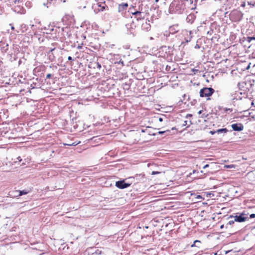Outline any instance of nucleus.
<instances>
[{
  "label": "nucleus",
  "mask_w": 255,
  "mask_h": 255,
  "mask_svg": "<svg viewBox=\"0 0 255 255\" xmlns=\"http://www.w3.org/2000/svg\"><path fill=\"white\" fill-rule=\"evenodd\" d=\"M228 131V130L227 128H221V129H217V130H216V133H226Z\"/></svg>",
  "instance_id": "6e6552de"
},
{
  "label": "nucleus",
  "mask_w": 255,
  "mask_h": 255,
  "mask_svg": "<svg viewBox=\"0 0 255 255\" xmlns=\"http://www.w3.org/2000/svg\"><path fill=\"white\" fill-rule=\"evenodd\" d=\"M174 27L173 26L170 27L169 28V32L171 33H174Z\"/></svg>",
  "instance_id": "2eb2a0df"
},
{
  "label": "nucleus",
  "mask_w": 255,
  "mask_h": 255,
  "mask_svg": "<svg viewBox=\"0 0 255 255\" xmlns=\"http://www.w3.org/2000/svg\"><path fill=\"white\" fill-rule=\"evenodd\" d=\"M78 143H75V142H73V143H64V145H68V146H72V145H77Z\"/></svg>",
  "instance_id": "4468645a"
},
{
  "label": "nucleus",
  "mask_w": 255,
  "mask_h": 255,
  "mask_svg": "<svg viewBox=\"0 0 255 255\" xmlns=\"http://www.w3.org/2000/svg\"><path fill=\"white\" fill-rule=\"evenodd\" d=\"M158 133L160 134H165V135H168L170 134V130L160 131L158 132Z\"/></svg>",
  "instance_id": "1a4fd4ad"
},
{
  "label": "nucleus",
  "mask_w": 255,
  "mask_h": 255,
  "mask_svg": "<svg viewBox=\"0 0 255 255\" xmlns=\"http://www.w3.org/2000/svg\"><path fill=\"white\" fill-rule=\"evenodd\" d=\"M250 65H249V66H248L247 67V69H249L250 68Z\"/></svg>",
  "instance_id": "473e14b6"
},
{
  "label": "nucleus",
  "mask_w": 255,
  "mask_h": 255,
  "mask_svg": "<svg viewBox=\"0 0 255 255\" xmlns=\"http://www.w3.org/2000/svg\"><path fill=\"white\" fill-rule=\"evenodd\" d=\"M114 56H119V55H115V54H114Z\"/></svg>",
  "instance_id": "c9c22d12"
},
{
  "label": "nucleus",
  "mask_w": 255,
  "mask_h": 255,
  "mask_svg": "<svg viewBox=\"0 0 255 255\" xmlns=\"http://www.w3.org/2000/svg\"><path fill=\"white\" fill-rule=\"evenodd\" d=\"M224 167L226 168H235V165H234L233 164L225 165L224 166Z\"/></svg>",
  "instance_id": "f8f14e48"
},
{
  "label": "nucleus",
  "mask_w": 255,
  "mask_h": 255,
  "mask_svg": "<svg viewBox=\"0 0 255 255\" xmlns=\"http://www.w3.org/2000/svg\"><path fill=\"white\" fill-rule=\"evenodd\" d=\"M51 76H52V75L51 74H48L46 75V78L47 79H49V78H50L51 77Z\"/></svg>",
  "instance_id": "4be33fe9"
},
{
  "label": "nucleus",
  "mask_w": 255,
  "mask_h": 255,
  "mask_svg": "<svg viewBox=\"0 0 255 255\" xmlns=\"http://www.w3.org/2000/svg\"><path fill=\"white\" fill-rule=\"evenodd\" d=\"M159 173H160V172H158V171H152L151 174L154 175V174H159Z\"/></svg>",
  "instance_id": "b1692460"
},
{
  "label": "nucleus",
  "mask_w": 255,
  "mask_h": 255,
  "mask_svg": "<svg viewBox=\"0 0 255 255\" xmlns=\"http://www.w3.org/2000/svg\"><path fill=\"white\" fill-rule=\"evenodd\" d=\"M248 4L250 5L255 7V0H249L248 1Z\"/></svg>",
  "instance_id": "9d476101"
},
{
  "label": "nucleus",
  "mask_w": 255,
  "mask_h": 255,
  "mask_svg": "<svg viewBox=\"0 0 255 255\" xmlns=\"http://www.w3.org/2000/svg\"><path fill=\"white\" fill-rule=\"evenodd\" d=\"M131 11H132V12H134L135 10H133V8H132V9H130V11L131 12Z\"/></svg>",
  "instance_id": "c756f323"
},
{
  "label": "nucleus",
  "mask_w": 255,
  "mask_h": 255,
  "mask_svg": "<svg viewBox=\"0 0 255 255\" xmlns=\"http://www.w3.org/2000/svg\"><path fill=\"white\" fill-rule=\"evenodd\" d=\"M131 13L132 14L131 18L132 19V24L133 25L131 26L136 27V25L134 24V21L138 22V21L143 19V17L142 16V13L139 11H135L134 12L131 11Z\"/></svg>",
  "instance_id": "f03ea898"
},
{
  "label": "nucleus",
  "mask_w": 255,
  "mask_h": 255,
  "mask_svg": "<svg viewBox=\"0 0 255 255\" xmlns=\"http://www.w3.org/2000/svg\"><path fill=\"white\" fill-rule=\"evenodd\" d=\"M25 5L26 6L30 7L31 6V2L29 1H27L25 3Z\"/></svg>",
  "instance_id": "f3484780"
},
{
  "label": "nucleus",
  "mask_w": 255,
  "mask_h": 255,
  "mask_svg": "<svg viewBox=\"0 0 255 255\" xmlns=\"http://www.w3.org/2000/svg\"><path fill=\"white\" fill-rule=\"evenodd\" d=\"M68 59L69 60H73V59H72V58L71 56H69V57H68Z\"/></svg>",
  "instance_id": "cd10ccee"
},
{
  "label": "nucleus",
  "mask_w": 255,
  "mask_h": 255,
  "mask_svg": "<svg viewBox=\"0 0 255 255\" xmlns=\"http://www.w3.org/2000/svg\"><path fill=\"white\" fill-rule=\"evenodd\" d=\"M102 254V251L99 250V249H97L94 253H93V254H96V255H101Z\"/></svg>",
  "instance_id": "ddd939ff"
},
{
  "label": "nucleus",
  "mask_w": 255,
  "mask_h": 255,
  "mask_svg": "<svg viewBox=\"0 0 255 255\" xmlns=\"http://www.w3.org/2000/svg\"><path fill=\"white\" fill-rule=\"evenodd\" d=\"M128 6V4L126 3H122L119 5V11H122L126 9Z\"/></svg>",
  "instance_id": "0eeeda50"
},
{
  "label": "nucleus",
  "mask_w": 255,
  "mask_h": 255,
  "mask_svg": "<svg viewBox=\"0 0 255 255\" xmlns=\"http://www.w3.org/2000/svg\"><path fill=\"white\" fill-rule=\"evenodd\" d=\"M252 39L255 40V37H248V38H247V40L249 42H250Z\"/></svg>",
  "instance_id": "dca6fc26"
},
{
  "label": "nucleus",
  "mask_w": 255,
  "mask_h": 255,
  "mask_svg": "<svg viewBox=\"0 0 255 255\" xmlns=\"http://www.w3.org/2000/svg\"><path fill=\"white\" fill-rule=\"evenodd\" d=\"M236 221H234V220H230L229 222H228V224L230 225H233V224H234V223Z\"/></svg>",
  "instance_id": "a211bd4d"
},
{
  "label": "nucleus",
  "mask_w": 255,
  "mask_h": 255,
  "mask_svg": "<svg viewBox=\"0 0 255 255\" xmlns=\"http://www.w3.org/2000/svg\"><path fill=\"white\" fill-rule=\"evenodd\" d=\"M214 91L212 88H204L200 90V96L201 97H209L213 94Z\"/></svg>",
  "instance_id": "7ed1b4c3"
},
{
  "label": "nucleus",
  "mask_w": 255,
  "mask_h": 255,
  "mask_svg": "<svg viewBox=\"0 0 255 255\" xmlns=\"http://www.w3.org/2000/svg\"><path fill=\"white\" fill-rule=\"evenodd\" d=\"M209 167V164H206V165H205L203 166V168H204V169H205V168H207V167Z\"/></svg>",
  "instance_id": "a878e982"
},
{
  "label": "nucleus",
  "mask_w": 255,
  "mask_h": 255,
  "mask_svg": "<svg viewBox=\"0 0 255 255\" xmlns=\"http://www.w3.org/2000/svg\"><path fill=\"white\" fill-rule=\"evenodd\" d=\"M229 218H233L234 219V221L239 223L244 222L249 219L248 214H246L245 212H243L239 215L237 214L235 216L230 215Z\"/></svg>",
  "instance_id": "f257e3e1"
},
{
  "label": "nucleus",
  "mask_w": 255,
  "mask_h": 255,
  "mask_svg": "<svg viewBox=\"0 0 255 255\" xmlns=\"http://www.w3.org/2000/svg\"><path fill=\"white\" fill-rule=\"evenodd\" d=\"M155 1H156V2L158 1V0H155Z\"/></svg>",
  "instance_id": "4c0bfd02"
},
{
  "label": "nucleus",
  "mask_w": 255,
  "mask_h": 255,
  "mask_svg": "<svg viewBox=\"0 0 255 255\" xmlns=\"http://www.w3.org/2000/svg\"><path fill=\"white\" fill-rule=\"evenodd\" d=\"M21 26H24V28H25V26H26V25H24V24H23V25H21Z\"/></svg>",
  "instance_id": "72a5a7b5"
},
{
  "label": "nucleus",
  "mask_w": 255,
  "mask_h": 255,
  "mask_svg": "<svg viewBox=\"0 0 255 255\" xmlns=\"http://www.w3.org/2000/svg\"><path fill=\"white\" fill-rule=\"evenodd\" d=\"M170 69V66H167L166 67V70H168L169 71Z\"/></svg>",
  "instance_id": "bb28decb"
},
{
  "label": "nucleus",
  "mask_w": 255,
  "mask_h": 255,
  "mask_svg": "<svg viewBox=\"0 0 255 255\" xmlns=\"http://www.w3.org/2000/svg\"><path fill=\"white\" fill-rule=\"evenodd\" d=\"M197 243H200V241H198V240H196V241L194 242V244H193V245H192L191 246V247H194V246H197V245H196V244Z\"/></svg>",
  "instance_id": "6ab92c4d"
},
{
  "label": "nucleus",
  "mask_w": 255,
  "mask_h": 255,
  "mask_svg": "<svg viewBox=\"0 0 255 255\" xmlns=\"http://www.w3.org/2000/svg\"><path fill=\"white\" fill-rule=\"evenodd\" d=\"M115 63H121L122 64L123 66L124 65V62L122 60V59H120V61L119 62L118 61H115Z\"/></svg>",
  "instance_id": "aec40b11"
},
{
  "label": "nucleus",
  "mask_w": 255,
  "mask_h": 255,
  "mask_svg": "<svg viewBox=\"0 0 255 255\" xmlns=\"http://www.w3.org/2000/svg\"><path fill=\"white\" fill-rule=\"evenodd\" d=\"M231 127L235 131H240L243 130L244 129V126L241 123L232 124Z\"/></svg>",
  "instance_id": "39448f33"
},
{
  "label": "nucleus",
  "mask_w": 255,
  "mask_h": 255,
  "mask_svg": "<svg viewBox=\"0 0 255 255\" xmlns=\"http://www.w3.org/2000/svg\"><path fill=\"white\" fill-rule=\"evenodd\" d=\"M223 227V225L221 226V228H222Z\"/></svg>",
  "instance_id": "e433bc0d"
},
{
  "label": "nucleus",
  "mask_w": 255,
  "mask_h": 255,
  "mask_svg": "<svg viewBox=\"0 0 255 255\" xmlns=\"http://www.w3.org/2000/svg\"><path fill=\"white\" fill-rule=\"evenodd\" d=\"M196 198L197 199H202V196H200V195H197V196H196Z\"/></svg>",
  "instance_id": "393cba45"
},
{
  "label": "nucleus",
  "mask_w": 255,
  "mask_h": 255,
  "mask_svg": "<svg viewBox=\"0 0 255 255\" xmlns=\"http://www.w3.org/2000/svg\"><path fill=\"white\" fill-rule=\"evenodd\" d=\"M89 68H97L98 69H100L101 68V65L98 62H95L91 63L89 65Z\"/></svg>",
  "instance_id": "423d86ee"
},
{
  "label": "nucleus",
  "mask_w": 255,
  "mask_h": 255,
  "mask_svg": "<svg viewBox=\"0 0 255 255\" xmlns=\"http://www.w3.org/2000/svg\"><path fill=\"white\" fill-rule=\"evenodd\" d=\"M11 29L13 30L14 29V26H11Z\"/></svg>",
  "instance_id": "2f4dec72"
},
{
  "label": "nucleus",
  "mask_w": 255,
  "mask_h": 255,
  "mask_svg": "<svg viewBox=\"0 0 255 255\" xmlns=\"http://www.w3.org/2000/svg\"><path fill=\"white\" fill-rule=\"evenodd\" d=\"M16 192H19V194H18V196H22V195H25L27 193V192L26 191H25L24 190H22V191H16Z\"/></svg>",
  "instance_id": "9b49d317"
},
{
  "label": "nucleus",
  "mask_w": 255,
  "mask_h": 255,
  "mask_svg": "<svg viewBox=\"0 0 255 255\" xmlns=\"http://www.w3.org/2000/svg\"><path fill=\"white\" fill-rule=\"evenodd\" d=\"M209 133H211V134H214L216 133V130H211L210 131Z\"/></svg>",
  "instance_id": "412c9836"
},
{
  "label": "nucleus",
  "mask_w": 255,
  "mask_h": 255,
  "mask_svg": "<svg viewBox=\"0 0 255 255\" xmlns=\"http://www.w3.org/2000/svg\"><path fill=\"white\" fill-rule=\"evenodd\" d=\"M242 6H245V3L244 2V3L242 4Z\"/></svg>",
  "instance_id": "7c9ffc66"
},
{
  "label": "nucleus",
  "mask_w": 255,
  "mask_h": 255,
  "mask_svg": "<svg viewBox=\"0 0 255 255\" xmlns=\"http://www.w3.org/2000/svg\"><path fill=\"white\" fill-rule=\"evenodd\" d=\"M130 184L127 183L124 180L118 181L116 182V186L120 189H125L130 186Z\"/></svg>",
  "instance_id": "20e7f679"
},
{
  "label": "nucleus",
  "mask_w": 255,
  "mask_h": 255,
  "mask_svg": "<svg viewBox=\"0 0 255 255\" xmlns=\"http://www.w3.org/2000/svg\"><path fill=\"white\" fill-rule=\"evenodd\" d=\"M201 112H202V111H200L198 112V114H201Z\"/></svg>",
  "instance_id": "f704fd0d"
},
{
  "label": "nucleus",
  "mask_w": 255,
  "mask_h": 255,
  "mask_svg": "<svg viewBox=\"0 0 255 255\" xmlns=\"http://www.w3.org/2000/svg\"><path fill=\"white\" fill-rule=\"evenodd\" d=\"M159 121L160 122H162V121H163L162 118H159Z\"/></svg>",
  "instance_id": "c85d7f7f"
},
{
  "label": "nucleus",
  "mask_w": 255,
  "mask_h": 255,
  "mask_svg": "<svg viewBox=\"0 0 255 255\" xmlns=\"http://www.w3.org/2000/svg\"><path fill=\"white\" fill-rule=\"evenodd\" d=\"M250 218H255V214H252L250 215Z\"/></svg>",
  "instance_id": "5701e85b"
}]
</instances>
